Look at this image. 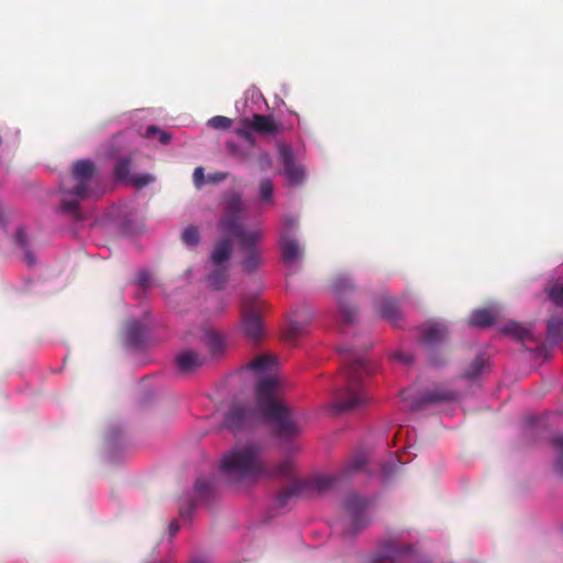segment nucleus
I'll return each instance as SVG.
<instances>
[{
	"mask_svg": "<svg viewBox=\"0 0 563 563\" xmlns=\"http://www.w3.org/2000/svg\"><path fill=\"white\" fill-rule=\"evenodd\" d=\"M533 353L538 357H542L544 360L550 358L551 355H552L551 350L547 345H544V344H541L536 350H533Z\"/></svg>",
	"mask_w": 563,
	"mask_h": 563,
	"instance_id": "obj_45",
	"label": "nucleus"
},
{
	"mask_svg": "<svg viewBox=\"0 0 563 563\" xmlns=\"http://www.w3.org/2000/svg\"><path fill=\"white\" fill-rule=\"evenodd\" d=\"M0 227H5L4 213L1 208H0Z\"/></svg>",
	"mask_w": 563,
	"mask_h": 563,
	"instance_id": "obj_51",
	"label": "nucleus"
},
{
	"mask_svg": "<svg viewBox=\"0 0 563 563\" xmlns=\"http://www.w3.org/2000/svg\"><path fill=\"white\" fill-rule=\"evenodd\" d=\"M189 563H210V559L207 555H197Z\"/></svg>",
	"mask_w": 563,
	"mask_h": 563,
	"instance_id": "obj_47",
	"label": "nucleus"
},
{
	"mask_svg": "<svg viewBox=\"0 0 563 563\" xmlns=\"http://www.w3.org/2000/svg\"><path fill=\"white\" fill-rule=\"evenodd\" d=\"M156 136H157L158 142L161 144H167L170 141V135L166 131L159 130L155 125L147 126L145 132H144V137L153 139V137H156Z\"/></svg>",
	"mask_w": 563,
	"mask_h": 563,
	"instance_id": "obj_40",
	"label": "nucleus"
},
{
	"mask_svg": "<svg viewBox=\"0 0 563 563\" xmlns=\"http://www.w3.org/2000/svg\"><path fill=\"white\" fill-rule=\"evenodd\" d=\"M498 316L496 308H482L474 310L471 316L468 323L475 328H486L494 323Z\"/></svg>",
	"mask_w": 563,
	"mask_h": 563,
	"instance_id": "obj_25",
	"label": "nucleus"
},
{
	"mask_svg": "<svg viewBox=\"0 0 563 563\" xmlns=\"http://www.w3.org/2000/svg\"><path fill=\"white\" fill-rule=\"evenodd\" d=\"M238 111H242L243 114L257 113L267 108V102L257 88H251L245 91L244 100L235 103Z\"/></svg>",
	"mask_w": 563,
	"mask_h": 563,
	"instance_id": "obj_22",
	"label": "nucleus"
},
{
	"mask_svg": "<svg viewBox=\"0 0 563 563\" xmlns=\"http://www.w3.org/2000/svg\"><path fill=\"white\" fill-rule=\"evenodd\" d=\"M131 161L128 157L120 158L113 169L117 181L143 188L154 181L151 174H131Z\"/></svg>",
	"mask_w": 563,
	"mask_h": 563,
	"instance_id": "obj_19",
	"label": "nucleus"
},
{
	"mask_svg": "<svg viewBox=\"0 0 563 563\" xmlns=\"http://www.w3.org/2000/svg\"><path fill=\"white\" fill-rule=\"evenodd\" d=\"M256 164L261 172L271 170L274 166L273 156L267 151H260L256 155Z\"/></svg>",
	"mask_w": 563,
	"mask_h": 563,
	"instance_id": "obj_42",
	"label": "nucleus"
},
{
	"mask_svg": "<svg viewBox=\"0 0 563 563\" xmlns=\"http://www.w3.org/2000/svg\"><path fill=\"white\" fill-rule=\"evenodd\" d=\"M420 533L412 528H394L378 541L366 563H411L417 554Z\"/></svg>",
	"mask_w": 563,
	"mask_h": 563,
	"instance_id": "obj_6",
	"label": "nucleus"
},
{
	"mask_svg": "<svg viewBox=\"0 0 563 563\" xmlns=\"http://www.w3.org/2000/svg\"><path fill=\"white\" fill-rule=\"evenodd\" d=\"M206 362L202 354L197 351L185 349L175 356V365L179 373L189 374L200 368Z\"/></svg>",
	"mask_w": 563,
	"mask_h": 563,
	"instance_id": "obj_21",
	"label": "nucleus"
},
{
	"mask_svg": "<svg viewBox=\"0 0 563 563\" xmlns=\"http://www.w3.org/2000/svg\"><path fill=\"white\" fill-rule=\"evenodd\" d=\"M551 443L558 454L554 463V471L556 475L563 479V433H555L552 437Z\"/></svg>",
	"mask_w": 563,
	"mask_h": 563,
	"instance_id": "obj_32",
	"label": "nucleus"
},
{
	"mask_svg": "<svg viewBox=\"0 0 563 563\" xmlns=\"http://www.w3.org/2000/svg\"><path fill=\"white\" fill-rule=\"evenodd\" d=\"M397 463H400V462L398 460L397 461L395 460V461H393L391 465H385L384 466V473L386 475H388L393 471V467L396 466Z\"/></svg>",
	"mask_w": 563,
	"mask_h": 563,
	"instance_id": "obj_49",
	"label": "nucleus"
},
{
	"mask_svg": "<svg viewBox=\"0 0 563 563\" xmlns=\"http://www.w3.org/2000/svg\"><path fill=\"white\" fill-rule=\"evenodd\" d=\"M15 243L24 253V261L29 266H33L35 264V257L30 251L26 243V233L23 228H19L15 232Z\"/></svg>",
	"mask_w": 563,
	"mask_h": 563,
	"instance_id": "obj_33",
	"label": "nucleus"
},
{
	"mask_svg": "<svg viewBox=\"0 0 563 563\" xmlns=\"http://www.w3.org/2000/svg\"><path fill=\"white\" fill-rule=\"evenodd\" d=\"M394 362L409 365L413 362V354L407 350L405 345H400L396 351L390 354Z\"/></svg>",
	"mask_w": 563,
	"mask_h": 563,
	"instance_id": "obj_39",
	"label": "nucleus"
},
{
	"mask_svg": "<svg viewBox=\"0 0 563 563\" xmlns=\"http://www.w3.org/2000/svg\"><path fill=\"white\" fill-rule=\"evenodd\" d=\"M371 505L368 498L356 493L346 496L344 503V515L335 529H342L346 534L355 536L371 522Z\"/></svg>",
	"mask_w": 563,
	"mask_h": 563,
	"instance_id": "obj_8",
	"label": "nucleus"
},
{
	"mask_svg": "<svg viewBox=\"0 0 563 563\" xmlns=\"http://www.w3.org/2000/svg\"><path fill=\"white\" fill-rule=\"evenodd\" d=\"M338 476L331 474H317L308 479H296L289 488L277 497V504L285 506L294 496L322 495L335 485Z\"/></svg>",
	"mask_w": 563,
	"mask_h": 563,
	"instance_id": "obj_12",
	"label": "nucleus"
},
{
	"mask_svg": "<svg viewBox=\"0 0 563 563\" xmlns=\"http://www.w3.org/2000/svg\"><path fill=\"white\" fill-rule=\"evenodd\" d=\"M243 201L234 194L225 205L224 213L219 227L227 235L213 246L210 255V273L206 282L208 287L220 290L229 280L230 260L232 256V241L241 252V266L247 274L260 269L264 263V249L261 245L263 232L258 228L247 229L242 222Z\"/></svg>",
	"mask_w": 563,
	"mask_h": 563,
	"instance_id": "obj_1",
	"label": "nucleus"
},
{
	"mask_svg": "<svg viewBox=\"0 0 563 563\" xmlns=\"http://www.w3.org/2000/svg\"><path fill=\"white\" fill-rule=\"evenodd\" d=\"M179 531V525L177 521H172L167 528L169 539H173Z\"/></svg>",
	"mask_w": 563,
	"mask_h": 563,
	"instance_id": "obj_46",
	"label": "nucleus"
},
{
	"mask_svg": "<svg viewBox=\"0 0 563 563\" xmlns=\"http://www.w3.org/2000/svg\"><path fill=\"white\" fill-rule=\"evenodd\" d=\"M330 291L336 305L335 320L340 324H353L357 319V308L354 305L356 291L355 279L350 272H339L333 275Z\"/></svg>",
	"mask_w": 563,
	"mask_h": 563,
	"instance_id": "obj_7",
	"label": "nucleus"
},
{
	"mask_svg": "<svg viewBox=\"0 0 563 563\" xmlns=\"http://www.w3.org/2000/svg\"><path fill=\"white\" fill-rule=\"evenodd\" d=\"M277 159L280 165L279 175L289 188L301 187L308 179L307 167L299 161L298 154L291 144L278 141L276 143Z\"/></svg>",
	"mask_w": 563,
	"mask_h": 563,
	"instance_id": "obj_9",
	"label": "nucleus"
},
{
	"mask_svg": "<svg viewBox=\"0 0 563 563\" xmlns=\"http://www.w3.org/2000/svg\"><path fill=\"white\" fill-rule=\"evenodd\" d=\"M209 178L211 181H221V180H224L227 178V174L225 173H216V174H212V175H209Z\"/></svg>",
	"mask_w": 563,
	"mask_h": 563,
	"instance_id": "obj_48",
	"label": "nucleus"
},
{
	"mask_svg": "<svg viewBox=\"0 0 563 563\" xmlns=\"http://www.w3.org/2000/svg\"><path fill=\"white\" fill-rule=\"evenodd\" d=\"M261 309L258 301L247 298L242 299L239 331L245 339L254 343L261 341L265 335Z\"/></svg>",
	"mask_w": 563,
	"mask_h": 563,
	"instance_id": "obj_14",
	"label": "nucleus"
},
{
	"mask_svg": "<svg viewBox=\"0 0 563 563\" xmlns=\"http://www.w3.org/2000/svg\"><path fill=\"white\" fill-rule=\"evenodd\" d=\"M302 324L297 320L296 316L289 318V332L291 335H297L302 331Z\"/></svg>",
	"mask_w": 563,
	"mask_h": 563,
	"instance_id": "obj_43",
	"label": "nucleus"
},
{
	"mask_svg": "<svg viewBox=\"0 0 563 563\" xmlns=\"http://www.w3.org/2000/svg\"><path fill=\"white\" fill-rule=\"evenodd\" d=\"M298 220L294 216H286L282 220L279 232V249L282 261L288 271H296L302 257L303 249L295 236Z\"/></svg>",
	"mask_w": 563,
	"mask_h": 563,
	"instance_id": "obj_13",
	"label": "nucleus"
},
{
	"mask_svg": "<svg viewBox=\"0 0 563 563\" xmlns=\"http://www.w3.org/2000/svg\"><path fill=\"white\" fill-rule=\"evenodd\" d=\"M450 324L444 320H431L423 323L420 328V342L427 351L428 362L432 366H441L442 358L438 355L441 349L450 338Z\"/></svg>",
	"mask_w": 563,
	"mask_h": 563,
	"instance_id": "obj_11",
	"label": "nucleus"
},
{
	"mask_svg": "<svg viewBox=\"0 0 563 563\" xmlns=\"http://www.w3.org/2000/svg\"><path fill=\"white\" fill-rule=\"evenodd\" d=\"M214 492V477L200 476L196 479L194 495L197 500L186 497L180 506V515L184 518H190L198 503H207Z\"/></svg>",
	"mask_w": 563,
	"mask_h": 563,
	"instance_id": "obj_17",
	"label": "nucleus"
},
{
	"mask_svg": "<svg viewBox=\"0 0 563 563\" xmlns=\"http://www.w3.org/2000/svg\"><path fill=\"white\" fill-rule=\"evenodd\" d=\"M487 366L488 358L485 356L484 353H481L470 364L468 368L464 373V376L470 379H475L483 374Z\"/></svg>",
	"mask_w": 563,
	"mask_h": 563,
	"instance_id": "obj_31",
	"label": "nucleus"
},
{
	"mask_svg": "<svg viewBox=\"0 0 563 563\" xmlns=\"http://www.w3.org/2000/svg\"><path fill=\"white\" fill-rule=\"evenodd\" d=\"M135 284L142 290H147L155 285V280L152 273L144 268L137 272Z\"/></svg>",
	"mask_w": 563,
	"mask_h": 563,
	"instance_id": "obj_37",
	"label": "nucleus"
},
{
	"mask_svg": "<svg viewBox=\"0 0 563 563\" xmlns=\"http://www.w3.org/2000/svg\"><path fill=\"white\" fill-rule=\"evenodd\" d=\"M249 126L253 129L254 132L266 135H278L285 130H292L294 124L289 122L287 125L278 122L272 114H260L253 113L250 120L247 121Z\"/></svg>",
	"mask_w": 563,
	"mask_h": 563,
	"instance_id": "obj_20",
	"label": "nucleus"
},
{
	"mask_svg": "<svg viewBox=\"0 0 563 563\" xmlns=\"http://www.w3.org/2000/svg\"><path fill=\"white\" fill-rule=\"evenodd\" d=\"M405 295L395 297L387 291H383L373 298L374 311L379 318L388 321L393 325H398L402 319L401 302L405 300Z\"/></svg>",
	"mask_w": 563,
	"mask_h": 563,
	"instance_id": "obj_16",
	"label": "nucleus"
},
{
	"mask_svg": "<svg viewBox=\"0 0 563 563\" xmlns=\"http://www.w3.org/2000/svg\"><path fill=\"white\" fill-rule=\"evenodd\" d=\"M503 331L521 341V342H528V341H537L534 334L532 333V330L530 327L523 325L516 321H509L504 325Z\"/></svg>",
	"mask_w": 563,
	"mask_h": 563,
	"instance_id": "obj_26",
	"label": "nucleus"
},
{
	"mask_svg": "<svg viewBox=\"0 0 563 563\" xmlns=\"http://www.w3.org/2000/svg\"><path fill=\"white\" fill-rule=\"evenodd\" d=\"M368 462V456L364 452L356 453L352 459L347 462L344 474L350 475L355 472L361 471Z\"/></svg>",
	"mask_w": 563,
	"mask_h": 563,
	"instance_id": "obj_34",
	"label": "nucleus"
},
{
	"mask_svg": "<svg viewBox=\"0 0 563 563\" xmlns=\"http://www.w3.org/2000/svg\"><path fill=\"white\" fill-rule=\"evenodd\" d=\"M191 274V269H187L186 275L189 277Z\"/></svg>",
	"mask_w": 563,
	"mask_h": 563,
	"instance_id": "obj_53",
	"label": "nucleus"
},
{
	"mask_svg": "<svg viewBox=\"0 0 563 563\" xmlns=\"http://www.w3.org/2000/svg\"><path fill=\"white\" fill-rule=\"evenodd\" d=\"M547 342L551 346L563 342V316L551 317L547 322Z\"/></svg>",
	"mask_w": 563,
	"mask_h": 563,
	"instance_id": "obj_27",
	"label": "nucleus"
},
{
	"mask_svg": "<svg viewBox=\"0 0 563 563\" xmlns=\"http://www.w3.org/2000/svg\"><path fill=\"white\" fill-rule=\"evenodd\" d=\"M148 311H143L142 319H130L123 332V340L126 347L140 350L147 339Z\"/></svg>",
	"mask_w": 563,
	"mask_h": 563,
	"instance_id": "obj_18",
	"label": "nucleus"
},
{
	"mask_svg": "<svg viewBox=\"0 0 563 563\" xmlns=\"http://www.w3.org/2000/svg\"><path fill=\"white\" fill-rule=\"evenodd\" d=\"M261 421L260 402L234 404L225 413L223 428L236 433Z\"/></svg>",
	"mask_w": 563,
	"mask_h": 563,
	"instance_id": "obj_15",
	"label": "nucleus"
},
{
	"mask_svg": "<svg viewBox=\"0 0 563 563\" xmlns=\"http://www.w3.org/2000/svg\"><path fill=\"white\" fill-rule=\"evenodd\" d=\"M289 115H290L291 118H294V119L297 121V123H298V125H299V126H301V125H302V120H301L300 115H299L297 112H295V111H289Z\"/></svg>",
	"mask_w": 563,
	"mask_h": 563,
	"instance_id": "obj_50",
	"label": "nucleus"
},
{
	"mask_svg": "<svg viewBox=\"0 0 563 563\" xmlns=\"http://www.w3.org/2000/svg\"><path fill=\"white\" fill-rule=\"evenodd\" d=\"M418 563H431L430 561H420Z\"/></svg>",
	"mask_w": 563,
	"mask_h": 563,
	"instance_id": "obj_54",
	"label": "nucleus"
},
{
	"mask_svg": "<svg viewBox=\"0 0 563 563\" xmlns=\"http://www.w3.org/2000/svg\"><path fill=\"white\" fill-rule=\"evenodd\" d=\"M181 241L185 245L189 247H194L198 245L200 241V233L197 227L189 225L184 229L181 233Z\"/></svg>",
	"mask_w": 563,
	"mask_h": 563,
	"instance_id": "obj_36",
	"label": "nucleus"
},
{
	"mask_svg": "<svg viewBox=\"0 0 563 563\" xmlns=\"http://www.w3.org/2000/svg\"><path fill=\"white\" fill-rule=\"evenodd\" d=\"M405 407L411 411H417L430 405H440L457 399V393L444 385H434L423 391H418L413 387L406 388L400 394Z\"/></svg>",
	"mask_w": 563,
	"mask_h": 563,
	"instance_id": "obj_10",
	"label": "nucleus"
},
{
	"mask_svg": "<svg viewBox=\"0 0 563 563\" xmlns=\"http://www.w3.org/2000/svg\"><path fill=\"white\" fill-rule=\"evenodd\" d=\"M221 474L232 483L252 482L261 477H290L292 465L289 460L271 467L263 459L262 448L257 443H239L220 459Z\"/></svg>",
	"mask_w": 563,
	"mask_h": 563,
	"instance_id": "obj_3",
	"label": "nucleus"
},
{
	"mask_svg": "<svg viewBox=\"0 0 563 563\" xmlns=\"http://www.w3.org/2000/svg\"><path fill=\"white\" fill-rule=\"evenodd\" d=\"M115 207L110 211V217L118 222L122 228L129 230L130 229V218L133 216V213L128 210V206L123 207Z\"/></svg>",
	"mask_w": 563,
	"mask_h": 563,
	"instance_id": "obj_35",
	"label": "nucleus"
},
{
	"mask_svg": "<svg viewBox=\"0 0 563 563\" xmlns=\"http://www.w3.org/2000/svg\"><path fill=\"white\" fill-rule=\"evenodd\" d=\"M194 184L196 187H201L205 183V169L202 167H197L192 175Z\"/></svg>",
	"mask_w": 563,
	"mask_h": 563,
	"instance_id": "obj_44",
	"label": "nucleus"
},
{
	"mask_svg": "<svg viewBox=\"0 0 563 563\" xmlns=\"http://www.w3.org/2000/svg\"><path fill=\"white\" fill-rule=\"evenodd\" d=\"M200 340L212 357L222 356L228 347L227 338L222 333L216 331L202 330Z\"/></svg>",
	"mask_w": 563,
	"mask_h": 563,
	"instance_id": "obj_23",
	"label": "nucleus"
},
{
	"mask_svg": "<svg viewBox=\"0 0 563 563\" xmlns=\"http://www.w3.org/2000/svg\"><path fill=\"white\" fill-rule=\"evenodd\" d=\"M122 442V428L120 426H111L108 428L106 438H104V445L107 450L108 459L111 460L112 451L118 449L121 445Z\"/></svg>",
	"mask_w": 563,
	"mask_h": 563,
	"instance_id": "obj_29",
	"label": "nucleus"
},
{
	"mask_svg": "<svg viewBox=\"0 0 563 563\" xmlns=\"http://www.w3.org/2000/svg\"><path fill=\"white\" fill-rule=\"evenodd\" d=\"M560 278L559 269L552 273L549 285L545 287L544 291L547 298L558 308H563V285L554 279Z\"/></svg>",
	"mask_w": 563,
	"mask_h": 563,
	"instance_id": "obj_28",
	"label": "nucleus"
},
{
	"mask_svg": "<svg viewBox=\"0 0 563 563\" xmlns=\"http://www.w3.org/2000/svg\"><path fill=\"white\" fill-rule=\"evenodd\" d=\"M274 183L268 177H263L258 181V200L263 206H274Z\"/></svg>",
	"mask_w": 563,
	"mask_h": 563,
	"instance_id": "obj_30",
	"label": "nucleus"
},
{
	"mask_svg": "<svg viewBox=\"0 0 563 563\" xmlns=\"http://www.w3.org/2000/svg\"><path fill=\"white\" fill-rule=\"evenodd\" d=\"M277 358L273 355H261L249 364L258 380L255 395L260 402L261 420L269 422L278 438L290 440L303 430V415L286 406L275 398L279 380L275 375Z\"/></svg>",
	"mask_w": 563,
	"mask_h": 563,
	"instance_id": "obj_2",
	"label": "nucleus"
},
{
	"mask_svg": "<svg viewBox=\"0 0 563 563\" xmlns=\"http://www.w3.org/2000/svg\"><path fill=\"white\" fill-rule=\"evenodd\" d=\"M70 178L74 181L73 187L62 184L59 188L62 195L60 210L73 214L75 220L79 222L82 220L79 210L80 202L85 199L97 197L100 194L95 163L89 158L74 162Z\"/></svg>",
	"mask_w": 563,
	"mask_h": 563,
	"instance_id": "obj_5",
	"label": "nucleus"
},
{
	"mask_svg": "<svg viewBox=\"0 0 563 563\" xmlns=\"http://www.w3.org/2000/svg\"><path fill=\"white\" fill-rule=\"evenodd\" d=\"M249 120L250 118H244L241 121V125L236 128L235 133L242 139L241 141L256 143L255 137L252 134L253 129L249 126Z\"/></svg>",
	"mask_w": 563,
	"mask_h": 563,
	"instance_id": "obj_41",
	"label": "nucleus"
},
{
	"mask_svg": "<svg viewBox=\"0 0 563 563\" xmlns=\"http://www.w3.org/2000/svg\"><path fill=\"white\" fill-rule=\"evenodd\" d=\"M141 113H143V110H136V111L134 112V115L136 117V115H140Z\"/></svg>",
	"mask_w": 563,
	"mask_h": 563,
	"instance_id": "obj_52",
	"label": "nucleus"
},
{
	"mask_svg": "<svg viewBox=\"0 0 563 563\" xmlns=\"http://www.w3.org/2000/svg\"><path fill=\"white\" fill-rule=\"evenodd\" d=\"M339 352L343 356L344 368L331 409L333 413L362 410L371 400L363 383L371 368L364 355L354 346L344 344Z\"/></svg>",
	"mask_w": 563,
	"mask_h": 563,
	"instance_id": "obj_4",
	"label": "nucleus"
},
{
	"mask_svg": "<svg viewBox=\"0 0 563 563\" xmlns=\"http://www.w3.org/2000/svg\"><path fill=\"white\" fill-rule=\"evenodd\" d=\"M227 150L236 159L247 162L254 156L256 143L229 140L225 143Z\"/></svg>",
	"mask_w": 563,
	"mask_h": 563,
	"instance_id": "obj_24",
	"label": "nucleus"
},
{
	"mask_svg": "<svg viewBox=\"0 0 563 563\" xmlns=\"http://www.w3.org/2000/svg\"><path fill=\"white\" fill-rule=\"evenodd\" d=\"M232 124H233V121L230 118L224 117V115H214L206 122V125L208 128L213 129V130H221V131L229 130L232 126Z\"/></svg>",
	"mask_w": 563,
	"mask_h": 563,
	"instance_id": "obj_38",
	"label": "nucleus"
}]
</instances>
